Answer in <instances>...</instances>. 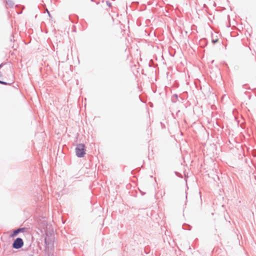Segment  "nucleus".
<instances>
[{"label": "nucleus", "mask_w": 256, "mask_h": 256, "mask_svg": "<svg viewBox=\"0 0 256 256\" xmlns=\"http://www.w3.org/2000/svg\"><path fill=\"white\" fill-rule=\"evenodd\" d=\"M85 146L84 144H79L76 149V154L78 157H84L86 154Z\"/></svg>", "instance_id": "f257e3e1"}, {"label": "nucleus", "mask_w": 256, "mask_h": 256, "mask_svg": "<svg viewBox=\"0 0 256 256\" xmlns=\"http://www.w3.org/2000/svg\"><path fill=\"white\" fill-rule=\"evenodd\" d=\"M24 245V242L21 238H17L14 242L12 246L14 248L18 249Z\"/></svg>", "instance_id": "f03ea898"}, {"label": "nucleus", "mask_w": 256, "mask_h": 256, "mask_svg": "<svg viewBox=\"0 0 256 256\" xmlns=\"http://www.w3.org/2000/svg\"><path fill=\"white\" fill-rule=\"evenodd\" d=\"M21 230V229L18 228L16 230H15L14 232L12 234L11 237H14L16 236Z\"/></svg>", "instance_id": "7ed1b4c3"}, {"label": "nucleus", "mask_w": 256, "mask_h": 256, "mask_svg": "<svg viewBox=\"0 0 256 256\" xmlns=\"http://www.w3.org/2000/svg\"><path fill=\"white\" fill-rule=\"evenodd\" d=\"M218 39H216V40H213L212 42L214 44V43L216 42H218Z\"/></svg>", "instance_id": "20e7f679"}, {"label": "nucleus", "mask_w": 256, "mask_h": 256, "mask_svg": "<svg viewBox=\"0 0 256 256\" xmlns=\"http://www.w3.org/2000/svg\"><path fill=\"white\" fill-rule=\"evenodd\" d=\"M0 84H6V82H2V81H0Z\"/></svg>", "instance_id": "39448f33"}]
</instances>
